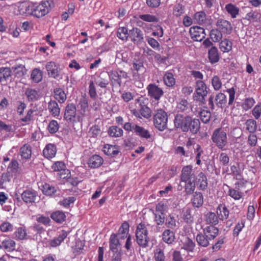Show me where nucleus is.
Listing matches in <instances>:
<instances>
[{
  "label": "nucleus",
  "instance_id": "59",
  "mask_svg": "<svg viewBox=\"0 0 261 261\" xmlns=\"http://www.w3.org/2000/svg\"><path fill=\"white\" fill-rule=\"evenodd\" d=\"M133 69L137 72H143L145 68L143 62L136 59L134 60L133 63Z\"/></svg>",
  "mask_w": 261,
  "mask_h": 261
},
{
  "label": "nucleus",
  "instance_id": "34",
  "mask_svg": "<svg viewBox=\"0 0 261 261\" xmlns=\"http://www.w3.org/2000/svg\"><path fill=\"white\" fill-rule=\"evenodd\" d=\"M12 70L8 67L0 68V82L6 83L7 80L11 76Z\"/></svg>",
  "mask_w": 261,
  "mask_h": 261
},
{
  "label": "nucleus",
  "instance_id": "22",
  "mask_svg": "<svg viewBox=\"0 0 261 261\" xmlns=\"http://www.w3.org/2000/svg\"><path fill=\"white\" fill-rule=\"evenodd\" d=\"M69 231L62 230L58 237L50 241L49 244L53 247H56L59 246L64 239L67 237Z\"/></svg>",
  "mask_w": 261,
  "mask_h": 261
},
{
  "label": "nucleus",
  "instance_id": "38",
  "mask_svg": "<svg viewBox=\"0 0 261 261\" xmlns=\"http://www.w3.org/2000/svg\"><path fill=\"white\" fill-rule=\"evenodd\" d=\"M20 154L24 159H29L32 155L31 147L30 145L24 144L20 149Z\"/></svg>",
  "mask_w": 261,
  "mask_h": 261
},
{
  "label": "nucleus",
  "instance_id": "31",
  "mask_svg": "<svg viewBox=\"0 0 261 261\" xmlns=\"http://www.w3.org/2000/svg\"><path fill=\"white\" fill-rule=\"evenodd\" d=\"M25 95L29 101H35L39 98L38 91L34 89L27 88Z\"/></svg>",
  "mask_w": 261,
  "mask_h": 261
},
{
  "label": "nucleus",
  "instance_id": "27",
  "mask_svg": "<svg viewBox=\"0 0 261 261\" xmlns=\"http://www.w3.org/2000/svg\"><path fill=\"white\" fill-rule=\"evenodd\" d=\"M103 159L98 155H93L88 161L89 166L92 168L100 167L103 163Z\"/></svg>",
  "mask_w": 261,
  "mask_h": 261
},
{
  "label": "nucleus",
  "instance_id": "63",
  "mask_svg": "<svg viewBox=\"0 0 261 261\" xmlns=\"http://www.w3.org/2000/svg\"><path fill=\"white\" fill-rule=\"evenodd\" d=\"M116 58L117 59L121 60L123 62L127 63L128 60V53L124 50L117 51Z\"/></svg>",
  "mask_w": 261,
  "mask_h": 261
},
{
  "label": "nucleus",
  "instance_id": "45",
  "mask_svg": "<svg viewBox=\"0 0 261 261\" xmlns=\"http://www.w3.org/2000/svg\"><path fill=\"white\" fill-rule=\"evenodd\" d=\"M225 9L232 18H236L239 14V9L232 4L226 5Z\"/></svg>",
  "mask_w": 261,
  "mask_h": 261
},
{
  "label": "nucleus",
  "instance_id": "43",
  "mask_svg": "<svg viewBox=\"0 0 261 261\" xmlns=\"http://www.w3.org/2000/svg\"><path fill=\"white\" fill-rule=\"evenodd\" d=\"M192 210L189 207H187L182 211V218L185 222L187 224H191L194 221L193 216L191 214Z\"/></svg>",
  "mask_w": 261,
  "mask_h": 261
},
{
  "label": "nucleus",
  "instance_id": "18",
  "mask_svg": "<svg viewBox=\"0 0 261 261\" xmlns=\"http://www.w3.org/2000/svg\"><path fill=\"white\" fill-rule=\"evenodd\" d=\"M243 19L249 21L250 23L261 22V13L257 10H251L247 12Z\"/></svg>",
  "mask_w": 261,
  "mask_h": 261
},
{
  "label": "nucleus",
  "instance_id": "25",
  "mask_svg": "<svg viewBox=\"0 0 261 261\" xmlns=\"http://www.w3.org/2000/svg\"><path fill=\"white\" fill-rule=\"evenodd\" d=\"M108 73H101L98 77L95 79L94 83L101 88H106L109 84V81L107 79Z\"/></svg>",
  "mask_w": 261,
  "mask_h": 261
},
{
  "label": "nucleus",
  "instance_id": "32",
  "mask_svg": "<svg viewBox=\"0 0 261 261\" xmlns=\"http://www.w3.org/2000/svg\"><path fill=\"white\" fill-rule=\"evenodd\" d=\"M103 151L105 154L111 156H114L118 154L119 151L116 145L106 144L104 146Z\"/></svg>",
  "mask_w": 261,
  "mask_h": 261
},
{
  "label": "nucleus",
  "instance_id": "4",
  "mask_svg": "<svg viewBox=\"0 0 261 261\" xmlns=\"http://www.w3.org/2000/svg\"><path fill=\"white\" fill-rule=\"evenodd\" d=\"M207 87L205 84L201 80L196 82L195 93L193 96L194 100L203 105L205 103V97L207 94Z\"/></svg>",
  "mask_w": 261,
  "mask_h": 261
},
{
  "label": "nucleus",
  "instance_id": "24",
  "mask_svg": "<svg viewBox=\"0 0 261 261\" xmlns=\"http://www.w3.org/2000/svg\"><path fill=\"white\" fill-rule=\"evenodd\" d=\"M191 201L194 207L199 208L201 207L203 203V196L202 194L199 192H195L193 193Z\"/></svg>",
  "mask_w": 261,
  "mask_h": 261
},
{
  "label": "nucleus",
  "instance_id": "60",
  "mask_svg": "<svg viewBox=\"0 0 261 261\" xmlns=\"http://www.w3.org/2000/svg\"><path fill=\"white\" fill-rule=\"evenodd\" d=\"M31 79L36 83H39L42 79V73L38 69H34L31 73Z\"/></svg>",
  "mask_w": 261,
  "mask_h": 261
},
{
  "label": "nucleus",
  "instance_id": "62",
  "mask_svg": "<svg viewBox=\"0 0 261 261\" xmlns=\"http://www.w3.org/2000/svg\"><path fill=\"white\" fill-rule=\"evenodd\" d=\"M59 127L58 122L56 120H53L48 125V130L50 133L54 134L58 130Z\"/></svg>",
  "mask_w": 261,
  "mask_h": 261
},
{
  "label": "nucleus",
  "instance_id": "35",
  "mask_svg": "<svg viewBox=\"0 0 261 261\" xmlns=\"http://www.w3.org/2000/svg\"><path fill=\"white\" fill-rule=\"evenodd\" d=\"M54 98L60 103H62L65 102L67 97L63 89L61 88H56L54 90Z\"/></svg>",
  "mask_w": 261,
  "mask_h": 261
},
{
  "label": "nucleus",
  "instance_id": "16",
  "mask_svg": "<svg viewBox=\"0 0 261 261\" xmlns=\"http://www.w3.org/2000/svg\"><path fill=\"white\" fill-rule=\"evenodd\" d=\"M186 128V133L190 131L193 134H196L199 130L200 128V122L198 119L193 118L190 117Z\"/></svg>",
  "mask_w": 261,
  "mask_h": 261
},
{
  "label": "nucleus",
  "instance_id": "33",
  "mask_svg": "<svg viewBox=\"0 0 261 261\" xmlns=\"http://www.w3.org/2000/svg\"><path fill=\"white\" fill-rule=\"evenodd\" d=\"M129 224L127 222H123L119 229L118 233H116L117 237L120 239H124L127 237V234L129 231Z\"/></svg>",
  "mask_w": 261,
  "mask_h": 261
},
{
  "label": "nucleus",
  "instance_id": "28",
  "mask_svg": "<svg viewBox=\"0 0 261 261\" xmlns=\"http://www.w3.org/2000/svg\"><path fill=\"white\" fill-rule=\"evenodd\" d=\"M208 58L212 64L218 62L220 57L218 49L215 46H212L208 51Z\"/></svg>",
  "mask_w": 261,
  "mask_h": 261
},
{
  "label": "nucleus",
  "instance_id": "17",
  "mask_svg": "<svg viewBox=\"0 0 261 261\" xmlns=\"http://www.w3.org/2000/svg\"><path fill=\"white\" fill-rule=\"evenodd\" d=\"M42 191L44 194L53 197L59 196L61 194V191L58 188L47 184L43 185Z\"/></svg>",
  "mask_w": 261,
  "mask_h": 261
},
{
  "label": "nucleus",
  "instance_id": "46",
  "mask_svg": "<svg viewBox=\"0 0 261 261\" xmlns=\"http://www.w3.org/2000/svg\"><path fill=\"white\" fill-rule=\"evenodd\" d=\"M11 70L13 71L15 76L17 77L22 76L26 72L24 66L20 64L16 66L12 67Z\"/></svg>",
  "mask_w": 261,
  "mask_h": 261
},
{
  "label": "nucleus",
  "instance_id": "54",
  "mask_svg": "<svg viewBox=\"0 0 261 261\" xmlns=\"http://www.w3.org/2000/svg\"><path fill=\"white\" fill-rule=\"evenodd\" d=\"M164 81L166 85L172 87L175 84V80L172 73H166L164 76Z\"/></svg>",
  "mask_w": 261,
  "mask_h": 261
},
{
  "label": "nucleus",
  "instance_id": "30",
  "mask_svg": "<svg viewBox=\"0 0 261 261\" xmlns=\"http://www.w3.org/2000/svg\"><path fill=\"white\" fill-rule=\"evenodd\" d=\"M216 212L219 219L222 220L227 219L229 213L227 208L223 204H219L218 205Z\"/></svg>",
  "mask_w": 261,
  "mask_h": 261
},
{
  "label": "nucleus",
  "instance_id": "42",
  "mask_svg": "<svg viewBox=\"0 0 261 261\" xmlns=\"http://www.w3.org/2000/svg\"><path fill=\"white\" fill-rule=\"evenodd\" d=\"M123 133L122 128L117 126H112L108 130L109 135L112 137H120L123 135Z\"/></svg>",
  "mask_w": 261,
  "mask_h": 261
},
{
  "label": "nucleus",
  "instance_id": "1",
  "mask_svg": "<svg viewBox=\"0 0 261 261\" xmlns=\"http://www.w3.org/2000/svg\"><path fill=\"white\" fill-rule=\"evenodd\" d=\"M50 7V3L48 1H42L39 4L31 3L25 7V10L28 14L40 18L49 12Z\"/></svg>",
  "mask_w": 261,
  "mask_h": 261
},
{
  "label": "nucleus",
  "instance_id": "26",
  "mask_svg": "<svg viewBox=\"0 0 261 261\" xmlns=\"http://www.w3.org/2000/svg\"><path fill=\"white\" fill-rule=\"evenodd\" d=\"M57 152L56 146L53 144H48L46 145L43 150V153L45 158L51 159L54 157Z\"/></svg>",
  "mask_w": 261,
  "mask_h": 261
},
{
  "label": "nucleus",
  "instance_id": "2",
  "mask_svg": "<svg viewBox=\"0 0 261 261\" xmlns=\"http://www.w3.org/2000/svg\"><path fill=\"white\" fill-rule=\"evenodd\" d=\"M153 124L156 128L160 131H163L167 128L168 115L163 109L156 110L153 117Z\"/></svg>",
  "mask_w": 261,
  "mask_h": 261
},
{
  "label": "nucleus",
  "instance_id": "44",
  "mask_svg": "<svg viewBox=\"0 0 261 261\" xmlns=\"http://www.w3.org/2000/svg\"><path fill=\"white\" fill-rule=\"evenodd\" d=\"M185 183V192L187 195H191L194 193L196 188L195 180L183 181Z\"/></svg>",
  "mask_w": 261,
  "mask_h": 261
},
{
  "label": "nucleus",
  "instance_id": "14",
  "mask_svg": "<svg viewBox=\"0 0 261 261\" xmlns=\"http://www.w3.org/2000/svg\"><path fill=\"white\" fill-rule=\"evenodd\" d=\"M76 114V109L75 105L73 103L68 104L64 112V118L67 121L71 122L74 121Z\"/></svg>",
  "mask_w": 261,
  "mask_h": 261
},
{
  "label": "nucleus",
  "instance_id": "56",
  "mask_svg": "<svg viewBox=\"0 0 261 261\" xmlns=\"http://www.w3.org/2000/svg\"><path fill=\"white\" fill-rule=\"evenodd\" d=\"M27 235L25 228L23 227L18 228L13 234V237L19 240L24 239Z\"/></svg>",
  "mask_w": 261,
  "mask_h": 261
},
{
  "label": "nucleus",
  "instance_id": "5",
  "mask_svg": "<svg viewBox=\"0 0 261 261\" xmlns=\"http://www.w3.org/2000/svg\"><path fill=\"white\" fill-rule=\"evenodd\" d=\"M108 75L110 78L111 85L117 84L119 87H121L122 85V79L128 78V73L119 68L110 71L108 72Z\"/></svg>",
  "mask_w": 261,
  "mask_h": 261
},
{
  "label": "nucleus",
  "instance_id": "3",
  "mask_svg": "<svg viewBox=\"0 0 261 261\" xmlns=\"http://www.w3.org/2000/svg\"><path fill=\"white\" fill-rule=\"evenodd\" d=\"M136 241L142 247L145 248L148 246L149 238L148 236V230L144 224H138L136 230Z\"/></svg>",
  "mask_w": 261,
  "mask_h": 261
},
{
  "label": "nucleus",
  "instance_id": "36",
  "mask_svg": "<svg viewBox=\"0 0 261 261\" xmlns=\"http://www.w3.org/2000/svg\"><path fill=\"white\" fill-rule=\"evenodd\" d=\"M162 239L165 242L171 244L175 239L174 233L170 229H166L162 234Z\"/></svg>",
  "mask_w": 261,
  "mask_h": 261
},
{
  "label": "nucleus",
  "instance_id": "47",
  "mask_svg": "<svg viewBox=\"0 0 261 261\" xmlns=\"http://www.w3.org/2000/svg\"><path fill=\"white\" fill-rule=\"evenodd\" d=\"M220 48L223 53H227L231 50L232 43L227 39H224L220 43Z\"/></svg>",
  "mask_w": 261,
  "mask_h": 261
},
{
  "label": "nucleus",
  "instance_id": "15",
  "mask_svg": "<svg viewBox=\"0 0 261 261\" xmlns=\"http://www.w3.org/2000/svg\"><path fill=\"white\" fill-rule=\"evenodd\" d=\"M45 68L49 77L56 79L60 76L59 66L54 62H47L45 65Z\"/></svg>",
  "mask_w": 261,
  "mask_h": 261
},
{
  "label": "nucleus",
  "instance_id": "57",
  "mask_svg": "<svg viewBox=\"0 0 261 261\" xmlns=\"http://www.w3.org/2000/svg\"><path fill=\"white\" fill-rule=\"evenodd\" d=\"M199 116L202 122L207 123L210 120L211 114L210 111L203 110L199 113Z\"/></svg>",
  "mask_w": 261,
  "mask_h": 261
},
{
  "label": "nucleus",
  "instance_id": "49",
  "mask_svg": "<svg viewBox=\"0 0 261 261\" xmlns=\"http://www.w3.org/2000/svg\"><path fill=\"white\" fill-rule=\"evenodd\" d=\"M218 217L214 213H208L206 215V223L212 224L213 226L217 225L219 222Z\"/></svg>",
  "mask_w": 261,
  "mask_h": 261
},
{
  "label": "nucleus",
  "instance_id": "55",
  "mask_svg": "<svg viewBox=\"0 0 261 261\" xmlns=\"http://www.w3.org/2000/svg\"><path fill=\"white\" fill-rule=\"evenodd\" d=\"M139 18L148 22H157L159 21V19L155 16L148 14L140 15Z\"/></svg>",
  "mask_w": 261,
  "mask_h": 261
},
{
  "label": "nucleus",
  "instance_id": "11",
  "mask_svg": "<svg viewBox=\"0 0 261 261\" xmlns=\"http://www.w3.org/2000/svg\"><path fill=\"white\" fill-rule=\"evenodd\" d=\"M217 29L222 32L224 35L230 34L232 30V27L231 23L225 19H219L217 21Z\"/></svg>",
  "mask_w": 261,
  "mask_h": 261
},
{
  "label": "nucleus",
  "instance_id": "12",
  "mask_svg": "<svg viewBox=\"0 0 261 261\" xmlns=\"http://www.w3.org/2000/svg\"><path fill=\"white\" fill-rule=\"evenodd\" d=\"M191 38L196 41H201L205 37L204 29L201 27L194 26L190 28Z\"/></svg>",
  "mask_w": 261,
  "mask_h": 261
},
{
  "label": "nucleus",
  "instance_id": "7",
  "mask_svg": "<svg viewBox=\"0 0 261 261\" xmlns=\"http://www.w3.org/2000/svg\"><path fill=\"white\" fill-rule=\"evenodd\" d=\"M214 101L218 107L222 108L223 105L226 103V96L222 93H219L215 96L211 95L208 98V104L210 106V108L212 110H214L215 109Z\"/></svg>",
  "mask_w": 261,
  "mask_h": 261
},
{
  "label": "nucleus",
  "instance_id": "9",
  "mask_svg": "<svg viewBox=\"0 0 261 261\" xmlns=\"http://www.w3.org/2000/svg\"><path fill=\"white\" fill-rule=\"evenodd\" d=\"M146 89L148 91V95L155 100L158 101L163 95L164 92L162 88L158 87L155 84H149Z\"/></svg>",
  "mask_w": 261,
  "mask_h": 261
},
{
  "label": "nucleus",
  "instance_id": "21",
  "mask_svg": "<svg viewBox=\"0 0 261 261\" xmlns=\"http://www.w3.org/2000/svg\"><path fill=\"white\" fill-rule=\"evenodd\" d=\"M22 200L26 203H33L36 198V194L34 191L25 190L21 194Z\"/></svg>",
  "mask_w": 261,
  "mask_h": 261
},
{
  "label": "nucleus",
  "instance_id": "51",
  "mask_svg": "<svg viewBox=\"0 0 261 261\" xmlns=\"http://www.w3.org/2000/svg\"><path fill=\"white\" fill-rule=\"evenodd\" d=\"M15 242L11 239L5 240L2 242V246L8 251H12L15 250Z\"/></svg>",
  "mask_w": 261,
  "mask_h": 261
},
{
  "label": "nucleus",
  "instance_id": "13",
  "mask_svg": "<svg viewBox=\"0 0 261 261\" xmlns=\"http://www.w3.org/2000/svg\"><path fill=\"white\" fill-rule=\"evenodd\" d=\"M129 37L135 44H139L143 41V34L141 30L133 28L129 31Z\"/></svg>",
  "mask_w": 261,
  "mask_h": 261
},
{
  "label": "nucleus",
  "instance_id": "8",
  "mask_svg": "<svg viewBox=\"0 0 261 261\" xmlns=\"http://www.w3.org/2000/svg\"><path fill=\"white\" fill-rule=\"evenodd\" d=\"M190 117L180 114H176L174 120L175 127L181 129L183 132H186V128L188 126L187 124L189 122Z\"/></svg>",
  "mask_w": 261,
  "mask_h": 261
},
{
  "label": "nucleus",
  "instance_id": "58",
  "mask_svg": "<svg viewBox=\"0 0 261 261\" xmlns=\"http://www.w3.org/2000/svg\"><path fill=\"white\" fill-rule=\"evenodd\" d=\"M194 19L199 24L204 23L206 20V15L203 11L198 12L194 15Z\"/></svg>",
  "mask_w": 261,
  "mask_h": 261
},
{
  "label": "nucleus",
  "instance_id": "29",
  "mask_svg": "<svg viewBox=\"0 0 261 261\" xmlns=\"http://www.w3.org/2000/svg\"><path fill=\"white\" fill-rule=\"evenodd\" d=\"M203 232L213 240L218 236L219 229L217 227L211 225L204 228Z\"/></svg>",
  "mask_w": 261,
  "mask_h": 261
},
{
  "label": "nucleus",
  "instance_id": "6",
  "mask_svg": "<svg viewBox=\"0 0 261 261\" xmlns=\"http://www.w3.org/2000/svg\"><path fill=\"white\" fill-rule=\"evenodd\" d=\"M212 139L220 149L223 148L227 142L226 133L221 128H217L214 130Z\"/></svg>",
  "mask_w": 261,
  "mask_h": 261
},
{
  "label": "nucleus",
  "instance_id": "20",
  "mask_svg": "<svg viewBox=\"0 0 261 261\" xmlns=\"http://www.w3.org/2000/svg\"><path fill=\"white\" fill-rule=\"evenodd\" d=\"M196 241L198 246L201 247H207L212 241L207 235L203 232H200L196 237Z\"/></svg>",
  "mask_w": 261,
  "mask_h": 261
},
{
  "label": "nucleus",
  "instance_id": "41",
  "mask_svg": "<svg viewBox=\"0 0 261 261\" xmlns=\"http://www.w3.org/2000/svg\"><path fill=\"white\" fill-rule=\"evenodd\" d=\"M117 234L113 233L110 239V249L111 251L118 250V247L120 245L119 241Z\"/></svg>",
  "mask_w": 261,
  "mask_h": 261
},
{
  "label": "nucleus",
  "instance_id": "37",
  "mask_svg": "<svg viewBox=\"0 0 261 261\" xmlns=\"http://www.w3.org/2000/svg\"><path fill=\"white\" fill-rule=\"evenodd\" d=\"M134 132L137 135L139 136L141 138L148 139L150 137V133L148 130L138 125H135Z\"/></svg>",
  "mask_w": 261,
  "mask_h": 261
},
{
  "label": "nucleus",
  "instance_id": "48",
  "mask_svg": "<svg viewBox=\"0 0 261 261\" xmlns=\"http://www.w3.org/2000/svg\"><path fill=\"white\" fill-rule=\"evenodd\" d=\"M195 247V243L188 237L184 243L181 248L188 252H193Z\"/></svg>",
  "mask_w": 261,
  "mask_h": 261
},
{
  "label": "nucleus",
  "instance_id": "39",
  "mask_svg": "<svg viewBox=\"0 0 261 261\" xmlns=\"http://www.w3.org/2000/svg\"><path fill=\"white\" fill-rule=\"evenodd\" d=\"M50 217L57 223H62L65 220L66 215L64 212L57 211L53 213Z\"/></svg>",
  "mask_w": 261,
  "mask_h": 261
},
{
  "label": "nucleus",
  "instance_id": "19",
  "mask_svg": "<svg viewBox=\"0 0 261 261\" xmlns=\"http://www.w3.org/2000/svg\"><path fill=\"white\" fill-rule=\"evenodd\" d=\"M195 185L201 190H205L207 187V179L206 175L202 172H200L195 178Z\"/></svg>",
  "mask_w": 261,
  "mask_h": 261
},
{
  "label": "nucleus",
  "instance_id": "61",
  "mask_svg": "<svg viewBox=\"0 0 261 261\" xmlns=\"http://www.w3.org/2000/svg\"><path fill=\"white\" fill-rule=\"evenodd\" d=\"M89 94L90 97L93 99H96L97 96L96 88L94 85V82L93 81H90L89 82Z\"/></svg>",
  "mask_w": 261,
  "mask_h": 261
},
{
  "label": "nucleus",
  "instance_id": "50",
  "mask_svg": "<svg viewBox=\"0 0 261 261\" xmlns=\"http://www.w3.org/2000/svg\"><path fill=\"white\" fill-rule=\"evenodd\" d=\"M18 162L16 160H12L7 168V171L12 175L15 174L18 172Z\"/></svg>",
  "mask_w": 261,
  "mask_h": 261
},
{
  "label": "nucleus",
  "instance_id": "23",
  "mask_svg": "<svg viewBox=\"0 0 261 261\" xmlns=\"http://www.w3.org/2000/svg\"><path fill=\"white\" fill-rule=\"evenodd\" d=\"M48 110L51 115L57 117L60 115V108L58 102L55 100H50L48 103Z\"/></svg>",
  "mask_w": 261,
  "mask_h": 261
},
{
  "label": "nucleus",
  "instance_id": "53",
  "mask_svg": "<svg viewBox=\"0 0 261 261\" xmlns=\"http://www.w3.org/2000/svg\"><path fill=\"white\" fill-rule=\"evenodd\" d=\"M117 36L119 39L122 40H126L129 36L128 30L127 28L125 27H120L118 28Z\"/></svg>",
  "mask_w": 261,
  "mask_h": 261
},
{
  "label": "nucleus",
  "instance_id": "64",
  "mask_svg": "<svg viewBox=\"0 0 261 261\" xmlns=\"http://www.w3.org/2000/svg\"><path fill=\"white\" fill-rule=\"evenodd\" d=\"M154 257L155 261H165V257L163 251L161 249H156Z\"/></svg>",
  "mask_w": 261,
  "mask_h": 261
},
{
  "label": "nucleus",
  "instance_id": "10",
  "mask_svg": "<svg viewBox=\"0 0 261 261\" xmlns=\"http://www.w3.org/2000/svg\"><path fill=\"white\" fill-rule=\"evenodd\" d=\"M195 175L193 171L192 165L184 166L181 170L180 175L181 181L195 180Z\"/></svg>",
  "mask_w": 261,
  "mask_h": 261
},
{
  "label": "nucleus",
  "instance_id": "40",
  "mask_svg": "<svg viewBox=\"0 0 261 261\" xmlns=\"http://www.w3.org/2000/svg\"><path fill=\"white\" fill-rule=\"evenodd\" d=\"M246 130L250 134L254 133L257 129L256 121L252 119L247 120L245 123Z\"/></svg>",
  "mask_w": 261,
  "mask_h": 261
},
{
  "label": "nucleus",
  "instance_id": "52",
  "mask_svg": "<svg viewBox=\"0 0 261 261\" xmlns=\"http://www.w3.org/2000/svg\"><path fill=\"white\" fill-rule=\"evenodd\" d=\"M223 33L217 29H213L210 32V37L214 42H219L222 38Z\"/></svg>",
  "mask_w": 261,
  "mask_h": 261
}]
</instances>
